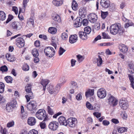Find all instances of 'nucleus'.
<instances>
[{"label":"nucleus","instance_id":"43","mask_svg":"<svg viewBox=\"0 0 134 134\" xmlns=\"http://www.w3.org/2000/svg\"><path fill=\"white\" fill-rule=\"evenodd\" d=\"M86 107L90 110H93V106L89 102H87L86 103Z\"/></svg>","mask_w":134,"mask_h":134},{"label":"nucleus","instance_id":"6","mask_svg":"<svg viewBox=\"0 0 134 134\" xmlns=\"http://www.w3.org/2000/svg\"><path fill=\"white\" fill-rule=\"evenodd\" d=\"M37 106V104L35 101H31L27 104V108L29 110L34 112L36 110Z\"/></svg>","mask_w":134,"mask_h":134},{"label":"nucleus","instance_id":"21","mask_svg":"<svg viewBox=\"0 0 134 134\" xmlns=\"http://www.w3.org/2000/svg\"><path fill=\"white\" fill-rule=\"evenodd\" d=\"M27 122L29 125L33 126L35 124L36 121L35 118L32 117L28 118Z\"/></svg>","mask_w":134,"mask_h":134},{"label":"nucleus","instance_id":"41","mask_svg":"<svg viewBox=\"0 0 134 134\" xmlns=\"http://www.w3.org/2000/svg\"><path fill=\"white\" fill-rule=\"evenodd\" d=\"M13 108L9 104H7L6 106V109L7 111L10 112L12 110Z\"/></svg>","mask_w":134,"mask_h":134},{"label":"nucleus","instance_id":"7","mask_svg":"<svg viewBox=\"0 0 134 134\" xmlns=\"http://www.w3.org/2000/svg\"><path fill=\"white\" fill-rule=\"evenodd\" d=\"M97 95L99 98L103 99L106 97L107 92L104 88H100L98 89L97 91Z\"/></svg>","mask_w":134,"mask_h":134},{"label":"nucleus","instance_id":"30","mask_svg":"<svg viewBox=\"0 0 134 134\" xmlns=\"http://www.w3.org/2000/svg\"><path fill=\"white\" fill-rule=\"evenodd\" d=\"M70 87L72 88L75 89L77 87V83L74 81H71L70 83Z\"/></svg>","mask_w":134,"mask_h":134},{"label":"nucleus","instance_id":"11","mask_svg":"<svg viewBox=\"0 0 134 134\" xmlns=\"http://www.w3.org/2000/svg\"><path fill=\"white\" fill-rule=\"evenodd\" d=\"M118 100L113 96H111L108 99V102L110 105L115 106L118 103Z\"/></svg>","mask_w":134,"mask_h":134},{"label":"nucleus","instance_id":"48","mask_svg":"<svg viewBox=\"0 0 134 134\" xmlns=\"http://www.w3.org/2000/svg\"><path fill=\"white\" fill-rule=\"evenodd\" d=\"M22 69L25 71H27L29 70V67L26 64H24L22 67Z\"/></svg>","mask_w":134,"mask_h":134},{"label":"nucleus","instance_id":"33","mask_svg":"<svg viewBox=\"0 0 134 134\" xmlns=\"http://www.w3.org/2000/svg\"><path fill=\"white\" fill-rule=\"evenodd\" d=\"M120 104L121 108L124 109H126L127 108V103L125 101L121 103L120 102Z\"/></svg>","mask_w":134,"mask_h":134},{"label":"nucleus","instance_id":"63","mask_svg":"<svg viewBox=\"0 0 134 134\" xmlns=\"http://www.w3.org/2000/svg\"><path fill=\"white\" fill-rule=\"evenodd\" d=\"M102 124L104 126H108L110 124L109 121L107 120H104L103 121Z\"/></svg>","mask_w":134,"mask_h":134},{"label":"nucleus","instance_id":"42","mask_svg":"<svg viewBox=\"0 0 134 134\" xmlns=\"http://www.w3.org/2000/svg\"><path fill=\"white\" fill-rule=\"evenodd\" d=\"M134 69V64L132 62H130L128 64V69Z\"/></svg>","mask_w":134,"mask_h":134},{"label":"nucleus","instance_id":"1","mask_svg":"<svg viewBox=\"0 0 134 134\" xmlns=\"http://www.w3.org/2000/svg\"><path fill=\"white\" fill-rule=\"evenodd\" d=\"M110 31L111 34L115 35L118 34L120 35H122L124 32L119 23L112 25L110 27Z\"/></svg>","mask_w":134,"mask_h":134},{"label":"nucleus","instance_id":"32","mask_svg":"<svg viewBox=\"0 0 134 134\" xmlns=\"http://www.w3.org/2000/svg\"><path fill=\"white\" fill-rule=\"evenodd\" d=\"M6 14L3 11H0V20H3L6 18Z\"/></svg>","mask_w":134,"mask_h":134},{"label":"nucleus","instance_id":"26","mask_svg":"<svg viewBox=\"0 0 134 134\" xmlns=\"http://www.w3.org/2000/svg\"><path fill=\"white\" fill-rule=\"evenodd\" d=\"M34 25L33 20L31 18L28 19L27 20L26 25L30 27H33Z\"/></svg>","mask_w":134,"mask_h":134},{"label":"nucleus","instance_id":"5","mask_svg":"<svg viewBox=\"0 0 134 134\" xmlns=\"http://www.w3.org/2000/svg\"><path fill=\"white\" fill-rule=\"evenodd\" d=\"M11 26L13 30L17 31L20 30L22 27L20 21H14L12 23Z\"/></svg>","mask_w":134,"mask_h":134},{"label":"nucleus","instance_id":"38","mask_svg":"<svg viewBox=\"0 0 134 134\" xmlns=\"http://www.w3.org/2000/svg\"><path fill=\"white\" fill-rule=\"evenodd\" d=\"M49 82V81L47 79L42 80L41 83L43 86H46Z\"/></svg>","mask_w":134,"mask_h":134},{"label":"nucleus","instance_id":"12","mask_svg":"<svg viewBox=\"0 0 134 134\" xmlns=\"http://www.w3.org/2000/svg\"><path fill=\"white\" fill-rule=\"evenodd\" d=\"M82 18L81 17H77L75 20L74 23V26L76 27L80 26L82 25Z\"/></svg>","mask_w":134,"mask_h":134},{"label":"nucleus","instance_id":"64","mask_svg":"<svg viewBox=\"0 0 134 134\" xmlns=\"http://www.w3.org/2000/svg\"><path fill=\"white\" fill-rule=\"evenodd\" d=\"M111 121L113 123L115 124H118L119 123L118 120L115 119H113L111 120Z\"/></svg>","mask_w":134,"mask_h":134},{"label":"nucleus","instance_id":"46","mask_svg":"<svg viewBox=\"0 0 134 134\" xmlns=\"http://www.w3.org/2000/svg\"><path fill=\"white\" fill-rule=\"evenodd\" d=\"M76 99L78 101L81 100L82 98V93L80 92H79L76 96Z\"/></svg>","mask_w":134,"mask_h":134},{"label":"nucleus","instance_id":"4","mask_svg":"<svg viewBox=\"0 0 134 134\" xmlns=\"http://www.w3.org/2000/svg\"><path fill=\"white\" fill-rule=\"evenodd\" d=\"M44 52L47 56L50 58L52 57L55 53L54 49L51 47H46L44 50Z\"/></svg>","mask_w":134,"mask_h":134},{"label":"nucleus","instance_id":"31","mask_svg":"<svg viewBox=\"0 0 134 134\" xmlns=\"http://www.w3.org/2000/svg\"><path fill=\"white\" fill-rule=\"evenodd\" d=\"M48 31L52 34H55L57 31L56 29L54 27H51L49 28Z\"/></svg>","mask_w":134,"mask_h":134},{"label":"nucleus","instance_id":"39","mask_svg":"<svg viewBox=\"0 0 134 134\" xmlns=\"http://www.w3.org/2000/svg\"><path fill=\"white\" fill-rule=\"evenodd\" d=\"M32 53L34 57H38L39 53L38 50L35 48L32 51Z\"/></svg>","mask_w":134,"mask_h":134},{"label":"nucleus","instance_id":"44","mask_svg":"<svg viewBox=\"0 0 134 134\" xmlns=\"http://www.w3.org/2000/svg\"><path fill=\"white\" fill-rule=\"evenodd\" d=\"M4 84L2 82H0V93H2L4 91Z\"/></svg>","mask_w":134,"mask_h":134},{"label":"nucleus","instance_id":"56","mask_svg":"<svg viewBox=\"0 0 134 134\" xmlns=\"http://www.w3.org/2000/svg\"><path fill=\"white\" fill-rule=\"evenodd\" d=\"M45 121L43 120V121L40 124V126L42 129H44L46 127V123L44 122Z\"/></svg>","mask_w":134,"mask_h":134},{"label":"nucleus","instance_id":"16","mask_svg":"<svg viewBox=\"0 0 134 134\" xmlns=\"http://www.w3.org/2000/svg\"><path fill=\"white\" fill-rule=\"evenodd\" d=\"M52 19L54 21L60 23L61 21L60 16L58 14H52Z\"/></svg>","mask_w":134,"mask_h":134},{"label":"nucleus","instance_id":"58","mask_svg":"<svg viewBox=\"0 0 134 134\" xmlns=\"http://www.w3.org/2000/svg\"><path fill=\"white\" fill-rule=\"evenodd\" d=\"M13 18V16L12 15H9L6 21V23H8Z\"/></svg>","mask_w":134,"mask_h":134},{"label":"nucleus","instance_id":"34","mask_svg":"<svg viewBox=\"0 0 134 134\" xmlns=\"http://www.w3.org/2000/svg\"><path fill=\"white\" fill-rule=\"evenodd\" d=\"M5 57L10 62H13L14 60L13 56L9 54H7Z\"/></svg>","mask_w":134,"mask_h":134},{"label":"nucleus","instance_id":"28","mask_svg":"<svg viewBox=\"0 0 134 134\" xmlns=\"http://www.w3.org/2000/svg\"><path fill=\"white\" fill-rule=\"evenodd\" d=\"M128 76L129 79L131 82L130 85L132 88L134 89V85H133L134 83V79L133 76L132 75L130 74H128Z\"/></svg>","mask_w":134,"mask_h":134},{"label":"nucleus","instance_id":"49","mask_svg":"<svg viewBox=\"0 0 134 134\" xmlns=\"http://www.w3.org/2000/svg\"><path fill=\"white\" fill-rule=\"evenodd\" d=\"M47 89L49 93L51 94H54V93H52V92H53L54 90V88L53 86L52 85H50L49 86V87Z\"/></svg>","mask_w":134,"mask_h":134},{"label":"nucleus","instance_id":"35","mask_svg":"<svg viewBox=\"0 0 134 134\" xmlns=\"http://www.w3.org/2000/svg\"><path fill=\"white\" fill-rule=\"evenodd\" d=\"M9 104L13 108L16 107L17 106V102L15 100H13Z\"/></svg>","mask_w":134,"mask_h":134},{"label":"nucleus","instance_id":"62","mask_svg":"<svg viewBox=\"0 0 134 134\" xmlns=\"http://www.w3.org/2000/svg\"><path fill=\"white\" fill-rule=\"evenodd\" d=\"M121 115L123 119H125L127 118V114L125 112L122 113Z\"/></svg>","mask_w":134,"mask_h":134},{"label":"nucleus","instance_id":"22","mask_svg":"<svg viewBox=\"0 0 134 134\" xmlns=\"http://www.w3.org/2000/svg\"><path fill=\"white\" fill-rule=\"evenodd\" d=\"M77 36L76 35L71 36L69 37V42L71 43H74L77 41Z\"/></svg>","mask_w":134,"mask_h":134},{"label":"nucleus","instance_id":"8","mask_svg":"<svg viewBox=\"0 0 134 134\" xmlns=\"http://www.w3.org/2000/svg\"><path fill=\"white\" fill-rule=\"evenodd\" d=\"M77 122V119L75 118H70L67 121V125H68L70 127H74L75 126Z\"/></svg>","mask_w":134,"mask_h":134},{"label":"nucleus","instance_id":"25","mask_svg":"<svg viewBox=\"0 0 134 134\" xmlns=\"http://www.w3.org/2000/svg\"><path fill=\"white\" fill-rule=\"evenodd\" d=\"M79 37L83 40H86L87 39V36L84 32L80 31L79 32Z\"/></svg>","mask_w":134,"mask_h":134},{"label":"nucleus","instance_id":"54","mask_svg":"<svg viewBox=\"0 0 134 134\" xmlns=\"http://www.w3.org/2000/svg\"><path fill=\"white\" fill-rule=\"evenodd\" d=\"M47 109L48 113L51 115H52L54 114V113L53 110L49 106L47 107Z\"/></svg>","mask_w":134,"mask_h":134},{"label":"nucleus","instance_id":"3","mask_svg":"<svg viewBox=\"0 0 134 134\" xmlns=\"http://www.w3.org/2000/svg\"><path fill=\"white\" fill-rule=\"evenodd\" d=\"M36 117L39 119L47 120H48V117L44 110L43 109H40L36 113Z\"/></svg>","mask_w":134,"mask_h":134},{"label":"nucleus","instance_id":"24","mask_svg":"<svg viewBox=\"0 0 134 134\" xmlns=\"http://www.w3.org/2000/svg\"><path fill=\"white\" fill-rule=\"evenodd\" d=\"M21 118H25L26 117L27 113L25 111L24 107L22 105L21 107Z\"/></svg>","mask_w":134,"mask_h":134},{"label":"nucleus","instance_id":"52","mask_svg":"<svg viewBox=\"0 0 134 134\" xmlns=\"http://www.w3.org/2000/svg\"><path fill=\"white\" fill-rule=\"evenodd\" d=\"M103 38L104 39H109L110 38V37L107 34L104 32L102 33Z\"/></svg>","mask_w":134,"mask_h":134},{"label":"nucleus","instance_id":"9","mask_svg":"<svg viewBox=\"0 0 134 134\" xmlns=\"http://www.w3.org/2000/svg\"><path fill=\"white\" fill-rule=\"evenodd\" d=\"M59 124L56 121H53L50 122L48 125L49 129L52 131H55L58 128Z\"/></svg>","mask_w":134,"mask_h":134},{"label":"nucleus","instance_id":"19","mask_svg":"<svg viewBox=\"0 0 134 134\" xmlns=\"http://www.w3.org/2000/svg\"><path fill=\"white\" fill-rule=\"evenodd\" d=\"M63 0H53L52 3L54 6L58 7L63 4Z\"/></svg>","mask_w":134,"mask_h":134},{"label":"nucleus","instance_id":"55","mask_svg":"<svg viewBox=\"0 0 134 134\" xmlns=\"http://www.w3.org/2000/svg\"><path fill=\"white\" fill-rule=\"evenodd\" d=\"M28 134H38V133L37 130L33 129L30 130Z\"/></svg>","mask_w":134,"mask_h":134},{"label":"nucleus","instance_id":"61","mask_svg":"<svg viewBox=\"0 0 134 134\" xmlns=\"http://www.w3.org/2000/svg\"><path fill=\"white\" fill-rule=\"evenodd\" d=\"M93 115L97 118H99L101 116V113L98 112L93 113Z\"/></svg>","mask_w":134,"mask_h":134},{"label":"nucleus","instance_id":"14","mask_svg":"<svg viewBox=\"0 0 134 134\" xmlns=\"http://www.w3.org/2000/svg\"><path fill=\"white\" fill-rule=\"evenodd\" d=\"M94 62L95 63H97L98 66H100L103 63V60L101 57L99 55L96 56L94 59Z\"/></svg>","mask_w":134,"mask_h":134},{"label":"nucleus","instance_id":"47","mask_svg":"<svg viewBox=\"0 0 134 134\" xmlns=\"http://www.w3.org/2000/svg\"><path fill=\"white\" fill-rule=\"evenodd\" d=\"M76 57L78 61L80 63L84 59V57L83 56L80 55H77Z\"/></svg>","mask_w":134,"mask_h":134},{"label":"nucleus","instance_id":"59","mask_svg":"<svg viewBox=\"0 0 134 134\" xmlns=\"http://www.w3.org/2000/svg\"><path fill=\"white\" fill-rule=\"evenodd\" d=\"M12 10L15 13V14L17 15L18 13V9L16 7L13 6L12 8Z\"/></svg>","mask_w":134,"mask_h":134},{"label":"nucleus","instance_id":"18","mask_svg":"<svg viewBox=\"0 0 134 134\" xmlns=\"http://www.w3.org/2000/svg\"><path fill=\"white\" fill-rule=\"evenodd\" d=\"M79 14L81 18H84L86 14V10L85 8H81L79 10Z\"/></svg>","mask_w":134,"mask_h":134},{"label":"nucleus","instance_id":"23","mask_svg":"<svg viewBox=\"0 0 134 134\" xmlns=\"http://www.w3.org/2000/svg\"><path fill=\"white\" fill-rule=\"evenodd\" d=\"M94 89H88L86 92L85 95L87 97L93 96L94 94Z\"/></svg>","mask_w":134,"mask_h":134},{"label":"nucleus","instance_id":"29","mask_svg":"<svg viewBox=\"0 0 134 134\" xmlns=\"http://www.w3.org/2000/svg\"><path fill=\"white\" fill-rule=\"evenodd\" d=\"M78 7V4L76 2L75 0H73L72 4V9L74 10H76L77 9Z\"/></svg>","mask_w":134,"mask_h":134},{"label":"nucleus","instance_id":"50","mask_svg":"<svg viewBox=\"0 0 134 134\" xmlns=\"http://www.w3.org/2000/svg\"><path fill=\"white\" fill-rule=\"evenodd\" d=\"M108 14V12H101V16L102 18L103 19H105Z\"/></svg>","mask_w":134,"mask_h":134},{"label":"nucleus","instance_id":"45","mask_svg":"<svg viewBox=\"0 0 134 134\" xmlns=\"http://www.w3.org/2000/svg\"><path fill=\"white\" fill-rule=\"evenodd\" d=\"M29 0H23V9L24 11L25 10L26 6L27 5V3Z\"/></svg>","mask_w":134,"mask_h":134},{"label":"nucleus","instance_id":"2","mask_svg":"<svg viewBox=\"0 0 134 134\" xmlns=\"http://www.w3.org/2000/svg\"><path fill=\"white\" fill-rule=\"evenodd\" d=\"M32 85L31 83L27 84L25 88V91L26 93V95L25 97L26 99L27 102H29L30 99L34 98L33 93L31 91Z\"/></svg>","mask_w":134,"mask_h":134},{"label":"nucleus","instance_id":"17","mask_svg":"<svg viewBox=\"0 0 134 134\" xmlns=\"http://www.w3.org/2000/svg\"><path fill=\"white\" fill-rule=\"evenodd\" d=\"M101 5L104 8H107L110 5V2L108 0H101L100 2Z\"/></svg>","mask_w":134,"mask_h":134},{"label":"nucleus","instance_id":"51","mask_svg":"<svg viewBox=\"0 0 134 134\" xmlns=\"http://www.w3.org/2000/svg\"><path fill=\"white\" fill-rule=\"evenodd\" d=\"M14 125V122L13 121L8 122L7 124V127L9 128L13 126Z\"/></svg>","mask_w":134,"mask_h":134},{"label":"nucleus","instance_id":"15","mask_svg":"<svg viewBox=\"0 0 134 134\" xmlns=\"http://www.w3.org/2000/svg\"><path fill=\"white\" fill-rule=\"evenodd\" d=\"M58 120L60 125L67 126V121L64 117L62 116H60L58 118Z\"/></svg>","mask_w":134,"mask_h":134},{"label":"nucleus","instance_id":"53","mask_svg":"<svg viewBox=\"0 0 134 134\" xmlns=\"http://www.w3.org/2000/svg\"><path fill=\"white\" fill-rule=\"evenodd\" d=\"M65 50L62 47H60L59 50V53L60 55H62L65 51Z\"/></svg>","mask_w":134,"mask_h":134},{"label":"nucleus","instance_id":"20","mask_svg":"<svg viewBox=\"0 0 134 134\" xmlns=\"http://www.w3.org/2000/svg\"><path fill=\"white\" fill-rule=\"evenodd\" d=\"M119 47L120 51L123 53H126L128 51L127 47L124 44H120L119 45Z\"/></svg>","mask_w":134,"mask_h":134},{"label":"nucleus","instance_id":"13","mask_svg":"<svg viewBox=\"0 0 134 134\" xmlns=\"http://www.w3.org/2000/svg\"><path fill=\"white\" fill-rule=\"evenodd\" d=\"M88 19L91 23H94L96 21L97 19V15L95 14H90L88 16Z\"/></svg>","mask_w":134,"mask_h":134},{"label":"nucleus","instance_id":"37","mask_svg":"<svg viewBox=\"0 0 134 134\" xmlns=\"http://www.w3.org/2000/svg\"><path fill=\"white\" fill-rule=\"evenodd\" d=\"M5 79L7 83H12L13 78L10 76H8L5 77Z\"/></svg>","mask_w":134,"mask_h":134},{"label":"nucleus","instance_id":"36","mask_svg":"<svg viewBox=\"0 0 134 134\" xmlns=\"http://www.w3.org/2000/svg\"><path fill=\"white\" fill-rule=\"evenodd\" d=\"M85 32L87 34H89L91 32V28L88 26L85 27L84 29Z\"/></svg>","mask_w":134,"mask_h":134},{"label":"nucleus","instance_id":"60","mask_svg":"<svg viewBox=\"0 0 134 134\" xmlns=\"http://www.w3.org/2000/svg\"><path fill=\"white\" fill-rule=\"evenodd\" d=\"M82 24L83 26H86L88 25V21L87 19H85L82 20Z\"/></svg>","mask_w":134,"mask_h":134},{"label":"nucleus","instance_id":"10","mask_svg":"<svg viewBox=\"0 0 134 134\" xmlns=\"http://www.w3.org/2000/svg\"><path fill=\"white\" fill-rule=\"evenodd\" d=\"M16 46L19 48L23 47L25 45V41L21 37H18L16 41Z\"/></svg>","mask_w":134,"mask_h":134},{"label":"nucleus","instance_id":"27","mask_svg":"<svg viewBox=\"0 0 134 134\" xmlns=\"http://www.w3.org/2000/svg\"><path fill=\"white\" fill-rule=\"evenodd\" d=\"M118 132L120 133H122L127 131V128L125 127L118 126L117 127Z\"/></svg>","mask_w":134,"mask_h":134},{"label":"nucleus","instance_id":"40","mask_svg":"<svg viewBox=\"0 0 134 134\" xmlns=\"http://www.w3.org/2000/svg\"><path fill=\"white\" fill-rule=\"evenodd\" d=\"M61 38L63 40L65 41L67 40L68 38V35L66 33L64 32L61 35Z\"/></svg>","mask_w":134,"mask_h":134},{"label":"nucleus","instance_id":"57","mask_svg":"<svg viewBox=\"0 0 134 134\" xmlns=\"http://www.w3.org/2000/svg\"><path fill=\"white\" fill-rule=\"evenodd\" d=\"M8 69L7 67L5 65L1 67L0 69L1 70L2 72H6L7 71Z\"/></svg>","mask_w":134,"mask_h":134}]
</instances>
